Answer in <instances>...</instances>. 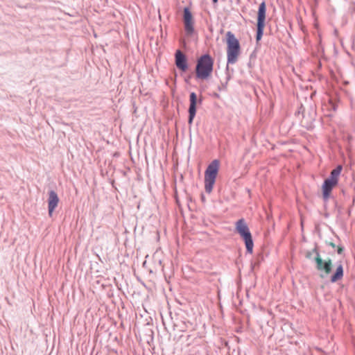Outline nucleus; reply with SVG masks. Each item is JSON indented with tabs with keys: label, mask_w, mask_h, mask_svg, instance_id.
I'll return each instance as SVG.
<instances>
[{
	"label": "nucleus",
	"mask_w": 355,
	"mask_h": 355,
	"mask_svg": "<svg viewBox=\"0 0 355 355\" xmlns=\"http://www.w3.org/2000/svg\"><path fill=\"white\" fill-rule=\"evenodd\" d=\"M220 162L218 159L213 160L205 172V189L208 193L212 191L216 178L218 172Z\"/></svg>",
	"instance_id": "nucleus-3"
},
{
	"label": "nucleus",
	"mask_w": 355,
	"mask_h": 355,
	"mask_svg": "<svg viewBox=\"0 0 355 355\" xmlns=\"http://www.w3.org/2000/svg\"><path fill=\"white\" fill-rule=\"evenodd\" d=\"M213 3H216L218 2V0H212Z\"/></svg>",
	"instance_id": "nucleus-16"
},
{
	"label": "nucleus",
	"mask_w": 355,
	"mask_h": 355,
	"mask_svg": "<svg viewBox=\"0 0 355 355\" xmlns=\"http://www.w3.org/2000/svg\"><path fill=\"white\" fill-rule=\"evenodd\" d=\"M329 245H330L332 248H335V247H336L335 244H334V243H329Z\"/></svg>",
	"instance_id": "nucleus-15"
},
{
	"label": "nucleus",
	"mask_w": 355,
	"mask_h": 355,
	"mask_svg": "<svg viewBox=\"0 0 355 355\" xmlns=\"http://www.w3.org/2000/svg\"><path fill=\"white\" fill-rule=\"evenodd\" d=\"M59 202V198L57 193L51 190L49 191L48 198V211L49 216H51L55 207L58 206Z\"/></svg>",
	"instance_id": "nucleus-11"
},
{
	"label": "nucleus",
	"mask_w": 355,
	"mask_h": 355,
	"mask_svg": "<svg viewBox=\"0 0 355 355\" xmlns=\"http://www.w3.org/2000/svg\"><path fill=\"white\" fill-rule=\"evenodd\" d=\"M189 119L188 123L191 125L193 123V119L196 114V105L197 103H202V100L199 99L198 101L197 95L195 92H191L189 95Z\"/></svg>",
	"instance_id": "nucleus-8"
},
{
	"label": "nucleus",
	"mask_w": 355,
	"mask_h": 355,
	"mask_svg": "<svg viewBox=\"0 0 355 355\" xmlns=\"http://www.w3.org/2000/svg\"><path fill=\"white\" fill-rule=\"evenodd\" d=\"M266 6L265 1H262L259 6L257 23L256 40L259 42L263 34L265 27Z\"/></svg>",
	"instance_id": "nucleus-6"
},
{
	"label": "nucleus",
	"mask_w": 355,
	"mask_h": 355,
	"mask_svg": "<svg viewBox=\"0 0 355 355\" xmlns=\"http://www.w3.org/2000/svg\"><path fill=\"white\" fill-rule=\"evenodd\" d=\"M310 255H311V252H309L307 255V257H310Z\"/></svg>",
	"instance_id": "nucleus-17"
},
{
	"label": "nucleus",
	"mask_w": 355,
	"mask_h": 355,
	"mask_svg": "<svg viewBox=\"0 0 355 355\" xmlns=\"http://www.w3.org/2000/svg\"><path fill=\"white\" fill-rule=\"evenodd\" d=\"M236 230L244 240L246 252L249 254H252L253 251L254 243L249 227H248L243 218L239 219L236 223Z\"/></svg>",
	"instance_id": "nucleus-4"
},
{
	"label": "nucleus",
	"mask_w": 355,
	"mask_h": 355,
	"mask_svg": "<svg viewBox=\"0 0 355 355\" xmlns=\"http://www.w3.org/2000/svg\"><path fill=\"white\" fill-rule=\"evenodd\" d=\"M337 184V182L330 180L327 178L324 180L322 187V198L325 202H327L329 198H330L331 192L333 188Z\"/></svg>",
	"instance_id": "nucleus-10"
},
{
	"label": "nucleus",
	"mask_w": 355,
	"mask_h": 355,
	"mask_svg": "<svg viewBox=\"0 0 355 355\" xmlns=\"http://www.w3.org/2000/svg\"><path fill=\"white\" fill-rule=\"evenodd\" d=\"M214 60L208 53L201 55L197 60L196 76L197 78H208L213 71Z\"/></svg>",
	"instance_id": "nucleus-1"
},
{
	"label": "nucleus",
	"mask_w": 355,
	"mask_h": 355,
	"mask_svg": "<svg viewBox=\"0 0 355 355\" xmlns=\"http://www.w3.org/2000/svg\"><path fill=\"white\" fill-rule=\"evenodd\" d=\"M343 251V248H339L338 249V251H337V252H338V253L339 254H342Z\"/></svg>",
	"instance_id": "nucleus-14"
},
{
	"label": "nucleus",
	"mask_w": 355,
	"mask_h": 355,
	"mask_svg": "<svg viewBox=\"0 0 355 355\" xmlns=\"http://www.w3.org/2000/svg\"><path fill=\"white\" fill-rule=\"evenodd\" d=\"M183 23L187 35L191 36L195 33V20L189 7L184 8Z\"/></svg>",
	"instance_id": "nucleus-7"
},
{
	"label": "nucleus",
	"mask_w": 355,
	"mask_h": 355,
	"mask_svg": "<svg viewBox=\"0 0 355 355\" xmlns=\"http://www.w3.org/2000/svg\"><path fill=\"white\" fill-rule=\"evenodd\" d=\"M227 37V63L234 64L241 53V46L238 39L231 31L226 33Z\"/></svg>",
	"instance_id": "nucleus-2"
},
{
	"label": "nucleus",
	"mask_w": 355,
	"mask_h": 355,
	"mask_svg": "<svg viewBox=\"0 0 355 355\" xmlns=\"http://www.w3.org/2000/svg\"><path fill=\"white\" fill-rule=\"evenodd\" d=\"M343 166L338 165L334 169L331 171L330 175L327 179L332 180L336 182H338V177L342 171Z\"/></svg>",
	"instance_id": "nucleus-12"
},
{
	"label": "nucleus",
	"mask_w": 355,
	"mask_h": 355,
	"mask_svg": "<svg viewBox=\"0 0 355 355\" xmlns=\"http://www.w3.org/2000/svg\"><path fill=\"white\" fill-rule=\"evenodd\" d=\"M343 277V268L341 263H340L334 274L331 277V282H336Z\"/></svg>",
	"instance_id": "nucleus-13"
},
{
	"label": "nucleus",
	"mask_w": 355,
	"mask_h": 355,
	"mask_svg": "<svg viewBox=\"0 0 355 355\" xmlns=\"http://www.w3.org/2000/svg\"><path fill=\"white\" fill-rule=\"evenodd\" d=\"M175 65L182 71H186L188 69V64L186 55L180 51L177 50L175 53Z\"/></svg>",
	"instance_id": "nucleus-9"
},
{
	"label": "nucleus",
	"mask_w": 355,
	"mask_h": 355,
	"mask_svg": "<svg viewBox=\"0 0 355 355\" xmlns=\"http://www.w3.org/2000/svg\"><path fill=\"white\" fill-rule=\"evenodd\" d=\"M312 252L315 254V261L316 263L315 268L318 271H320L324 273H321L320 277L322 278H324L327 275H328L331 272L332 268V261L330 259L326 261H323L321 258L320 253L318 250L317 247H315Z\"/></svg>",
	"instance_id": "nucleus-5"
}]
</instances>
